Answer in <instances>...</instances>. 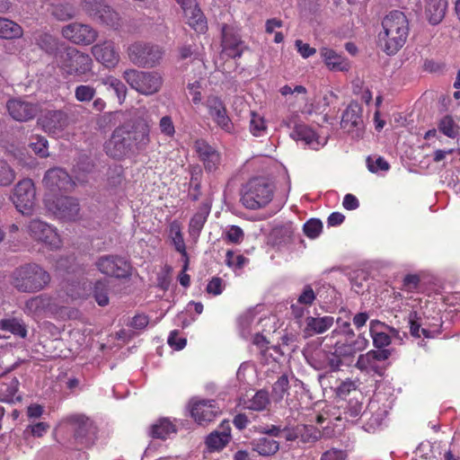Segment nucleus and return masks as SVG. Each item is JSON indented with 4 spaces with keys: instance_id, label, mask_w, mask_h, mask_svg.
<instances>
[{
    "instance_id": "1",
    "label": "nucleus",
    "mask_w": 460,
    "mask_h": 460,
    "mask_svg": "<svg viewBox=\"0 0 460 460\" xmlns=\"http://www.w3.org/2000/svg\"><path fill=\"white\" fill-rule=\"evenodd\" d=\"M383 31L379 33V41L388 55L395 54L405 44L409 24L405 14L394 11L387 14L382 22Z\"/></svg>"
},
{
    "instance_id": "2",
    "label": "nucleus",
    "mask_w": 460,
    "mask_h": 460,
    "mask_svg": "<svg viewBox=\"0 0 460 460\" xmlns=\"http://www.w3.org/2000/svg\"><path fill=\"white\" fill-rule=\"evenodd\" d=\"M55 64L65 76L83 77L91 74L92 58L75 48L66 47L55 55Z\"/></svg>"
},
{
    "instance_id": "3",
    "label": "nucleus",
    "mask_w": 460,
    "mask_h": 460,
    "mask_svg": "<svg viewBox=\"0 0 460 460\" xmlns=\"http://www.w3.org/2000/svg\"><path fill=\"white\" fill-rule=\"evenodd\" d=\"M50 281L49 274L40 265L29 263L17 268L12 275L13 286L21 292L32 293L43 289Z\"/></svg>"
},
{
    "instance_id": "4",
    "label": "nucleus",
    "mask_w": 460,
    "mask_h": 460,
    "mask_svg": "<svg viewBox=\"0 0 460 460\" xmlns=\"http://www.w3.org/2000/svg\"><path fill=\"white\" fill-rule=\"evenodd\" d=\"M275 188L265 177L251 179L243 187L242 204L249 209H260L268 206L274 197Z\"/></svg>"
},
{
    "instance_id": "5",
    "label": "nucleus",
    "mask_w": 460,
    "mask_h": 460,
    "mask_svg": "<svg viewBox=\"0 0 460 460\" xmlns=\"http://www.w3.org/2000/svg\"><path fill=\"white\" fill-rule=\"evenodd\" d=\"M123 78L132 89L144 95H152L159 92L164 82L162 75L157 72L136 69L124 71Z\"/></svg>"
},
{
    "instance_id": "6",
    "label": "nucleus",
    "mask_w": 460,
    "mask_h": 460,
    "mask_svg": "<svg viewBox=\"0 0 460 460\" xmlns=\"http://www.w3.org/2000/svg\"><path fill=\"white\" fill-rule=\"evenodd\" d=\"M128 59L140 67H154L163 58L164 51L159 46L145 42H134L128 48Z\"/></svg>"
},
{
    "instance_id": "7",
    "label": "nucleus",
    "mask_w": 460,
    "mask_h": 460,
    "mask_svg": "<svg viewBox=\"0 0 460 460\" xmlns=\"http://www.w3.org/2000/svg\"><path fill=\"white\" fill-rule=\"evenodd\" d=\"M62 307L56 297L40 295L29 299L25 303L24 313L34 319H40L58 313Z\"/></svg>"
},
{
    "instance_id": "8",
    "label": "nucleus",
    "mask_w": 460,
    "mask_h": 460,
    "mask_svg": "<svg viewBox=\"0 0 460 460\" xmlns=\"http://www.w3.org/2000/svg\"><path fill=\"white\" fill-rule=\"evenodd\" d=\"M35 187L32 181L23 179L14 187L12 199L22 214L29 215L35 205Z\"/></svg>"
},
{
    "instance_id": "9",
    "label": "nucleus",
    "mask_w": 460,
    "mask_h": 460,
    "mask_svg": "<svg viewBox=\"0 0 460 460\" xmlns=\"http://www.w3.org/2000/svg\"><path fill=\"white\" fill-rule=\"evenodd\" d=\"M27 231L31 238L43 243L51 250L61 246V239L56 229L40 219L31 220L27 226Z\"/></svg>"
},
{
    "instance_id": "10",
    "label": "nucleus",
    "mask_w": 460,
    "mask_h": 460,
    "mask_svg": "<svg viewBox=\"0 0 460 460\" xmlns=\"http://www.w3.org/2000/svg\"><path fill=\"white\" fill-rule=\"evenodd\" d=\"M130 141L129 127L120 126L113 131L104 148L108 155L120 158L131 150Z\"/></svg>"
},
{
    "instance_id": "11",
    "label": "nucleus",
    "mask_w": 460,
    "mask_h": 460,
    "mask_svg": "<svg viewBox=\"0 0 460 460\" xmlns=\"http://www.w3.org/2000/svg\"><path fill=\"white\" fill-rule=\"evenodd\" d=\"M95 266L101 273L106 276L120 279L130 275L129 263L119 256H102L95 261Z\"/></svg>"
},
{
    "instance_id": "12",
    "label": "nucleus",
    "mask_w": 460,
    "mask_h": 460,
    "mask_svg": "<svg viewBox=\"0 0 460 460\" xmlns=\"http://www.w3.org/2000/svg\"><path fill=\"white\" fill-rule=\"evenodd\" d=\"M189 410L193 420L200 425L207 424L220 413L219 407L213 400L192 398Z\"/></svg>"
},
{
    "instance_id": "13",
    "label": "nucleus",
    "mask_w": 460,
    "mask_h": 460,
    "mask_svg": "<svg viewBox=\"0 0 460 460\" xmlns=\"http://www.w3.org/2000/svg\"><path fill=\"white\" fill-rule=\"evenodd\" d=\"M82 8L90 16L108 26L116 27L119 23V13L99 0H83Z\"/></svg>"
},
{
    "instance_id": "14",
    "label": "nucleus",
    "mask_w": 460,
    "mask_h": 460,
    "mask_svg": "<svg viewBox=\"0 0 460 460\" xmlns=\"http://www.w3.org/2000/svg\"><path fill=\"white\" fill-rule=\"evenodd\" d=\"M62 35L75 44L88 46L96 40L98 32L88 24L72 22L63 27Z\"/></svg>"
},
{
    "instance_id": "15",
    "label": "nucleus",
    "mask_w": 460,
    "mask_h": 460,
    "mask_svg": "<svg viewBox=\"0 0 460 460\" xmlns=\"http://www.w3.org/2000/svg\"><path fill=\"white\" fill-rule=\"evenodd\" d=\"M92 54L96 61L108 68H114L119 62V51L111 40L95 44L92 48Z\"/></svg>"
},
{
    "instance_id": "16",
    "label": "nucleus",
    "mask_w": 460,
    "mask_h": 460,
    "mask_svg": "<svg viewBox=\"0 0 460 460\" xmlns=\"http://www.w3.org/2000/svg\"><path fill=\"white\" fill-rule=\"evenodd\" d=\"M187 23L197 32L203 33L207 31V21L195 0H184L179 3Z\"/></svg>"
},
{
    "instance_id": "17",
    "label": "nucleus",
    "mask_w": 460,
    "mask_h": 460,
    "mask_svg": "<svg viewBox=\"0 0 460 460\" xmlns=\"http://www.w3.org/2000/svg\"><path fill=\"white\" fill-rule=\"evenodd\" d=\"M39 123L45 132L58 137L68 125V118L61 111H51L39 119Z\"/></svg>"
},
{
    "instance_id": "18",
    "label": "nucleus",
    "mask_w": 460,
    "mask_h": 460,
    "mask_svg": "<svg viewBox=\"0 0 460 460\" xmlns=\"http://www.w3.org/2000/svg\"><path fill=\"white\" fill-rule=\"evenodd\" d=\"M194 150L207 172H215L221 163L219 153L206 141L198 139L194 142Z\"/></svg>"
},
{
    "instance_id": "19",
    "label": "nucleus",
    "mask_w": 460,
    "mask_h": 460,
    "mask_svg": "<svg viewBox=\"0 0 460 460\" xmlns=\"http://www.w3.org/2000/svg\"><path fill=\"white\" fill-rule=\"evenodd\" d=\"M261 320L252 312H248L240 318V327L244 338H252V342L259 348L263 349L267 343L266 339L256 328Z\"/></svg>"
},
{
    "instance_id": "20",
    "label": "nucleus",
    "mask_w": 460,
    "mask_h": 460,
    "mask_svg": "<svg viewBox=\"0 0 460 460\" xmlns=\"http://www.w3.org/2000/svg\"><path fill=\"white\" fill-rule=\"evenodd\" d=\"M310 365L318 371L325 373L336 372L343 366L341 358L332 351L319 350L314 353L309 361Z\"/></svg>"
},
{
    "instance_id": "21",
    "label": "nucleus",
    "mask_w": 460,
    "mask_h": 460,
    "mask_svg": "<svg viewBox=\"0 0 460 460\" xmlns=\"http://www.w3.org/2000/svg\"><path fill=\"white\" fill-rule=\"evenodd\" d=\"M206 106L212 119L223 130L230 132L233 128L231 119L226 114V109L222 101L217 96H209L206 101Z\"/></svg>"
},
{
    "instance_id": "22",
    "label": "nucleus",
    "mask_w": 460,
    "mask_h": 460,
    "mask_svg": "<svg viewBox=\"0 0 460 460\" xmlns=\"http://www.w3.org/2000/svg\"><path fill=\"white\" fill-rule=\"evenodd\" d=\"M6 108L9 115L17 121H27L35 117L38 107L22 99H12L7 102Z\"/></svg>"
},
{
    "instance_id": "23",
    "label": "nucleus",
    "mask_w": 460,
    "mask_h": 460,
    "mask_svg": "<svg viewBox=\"0 0 460 460\" xmlns=\"http://www.w3.org/2000/svg\"><path fill=\"white\" fill-rule=\"evenodd\" d=\"M290 137L296 141H301L305 146L314 150H318L324 146L327 143V138L318 136L312 128L304 124L296 126L294 130L290 133Z\"/></svg>"
},
{
    "instance_id": "24",
    "label": "nucleus",
    "mask_w": 460,
    "mask_h": 460,
    "mask_svg": "<svg viewBox=\"0 0 460 460\" xmlns=\"http://www.w3.org/2000/svg\"><path fill=\"white\" fill-rule=\"evenodd\" d=\"M43 183L51 191L68 190L74 185L71 177L61 168L49 170L44 176Z\"/></svg>"
},
{
    "instance_id": "25",
    "label": "nucleus",
    "mask_w": 460,
    "mask_h": 460,
    "mask_svg": "<svg viewBox=\"0 0 460 460\" xmlns=\"http://www.w3.org/2000/svg\"><path fill=\"white\" fill-rule=\"evenodd\" d=\"M385 329H388L395 339H398L401 341L403 340V337L401 336L400 332L395 328L389 327L380 321L373 320L370 322L369 331L373 339V343L376 348H384L391 343V337L386 332H385Z\"/></svg>"
},
{
    "instance_id": "26",
    "label": "nucleus",
    "mask_w": 460,
    "mask_h": 460,
    "mask_svg": "<svg viewBox=\"0 0 460 460\" xmlns=\"http://www.w3.org/2000/svg\"><path fill=\"white\" fill-rule=\"evenodd\" d=\"M222 34L223 52L230 58H235L241 57L244 45L240 36L228 27L223 28Z\"/></svg>"
},
{
    "instance_id": "27",
    "label": "nucleus",
    "mask_w": 460,
    "mask_h": 460,
    "mask_svg": "<svg viewBox=\"0 0 460 460\" xmlns=\"http://www.w3.org/2000/svg\"><path fill=\"white\" fill-rule=\"evenodd\" d=\"M362 123V107L358 102H350L342 114L341 128L350 131L354 128H359Z\"/></svg>"
},
{
    "instance_id": "28",
    "label": "nucleus",
    "mask_w": 460,
    "mask_h": 460,
    "mask_svg": "<svg viewBox=\"0 0 460 460\" xmlns=\"http://www.w3.org/2000/svg\"><path fill=\"white\" fill-rule=\"evenodd\" d=\"M53 212L66 220H74L79 212V205L76 199L70 197H60L57 199Z\"/></svg>"
},
{
    "instance_id": "29",
    "label": "nucleus",
    "mask_w": 460,
    "mask_h": 460,
    "mask_svg": "<svg viewBox=\"0 0 460 460\" xmlns=\"http://www.w3.org/2000/svg\"><path fill=\"white\" fill-rule=\"evenodd\" d=\"M230 424L228 421H223L220 430L210 433L206 439V444L211 451H217L224 448L229 442L231 434Z\"/></svg>"
},
{
    "instance_id": "30",
    "label": "nucleus",
    "mask_w": 460,
    "mask_h": 460,
    "mask_svg": "<svg viewBox=\"0 0 460 460\" xmlns=\"http://www.w3.org/2000/svg\"><path fill=\"white\" fill-rule=\"evenodd\" d=\"M320 55L330 70L348 71L349 69V61L332 49L327 47L321 48Z\"/></svg>"
},
{
    "instance_id": "31",
    "label": "nucleus",
    "mask_w": 460,
    "mask_h": 460,
    "mask_svg": "<svg viewBox=\"0 0 460 460\" xmlns=\"http://www.w3.org/2000/svg\"><path fill=\"white\" fill-rule=\"evenodd\" d=\"M123 126L129 127L131 149L133 147H136L137 149L142 148L148 144L149 126L146 122H139L134 125L127 123L124 124Z\"/></svg>"
},
{
    "instance_id": "32",
    "label": "nucleus",
    "mask_w": 460,
    "mask_h": 460,
    "mask_svg": "<svg viewBox=\"0 0 460 460\" xmlns=\"http://www.w3.org/2000/svg\"><path fill=\"white\" fill-rule=\"evenodd\" d=\"M334 320L332 316H310L305 319V327L304 332L307 336L321 334L329 330L332 326Z\"/></svg>"
},
{
    "instance_id": "33",
    "label": "nucleus",
    "mask_w": 460,
    "mask_h": 460,
    "mask_svg": "<svg viewBox=\"0 0 460 460\" xmlns=\"http://www.w3.org/2000/svg\"><path fill=\"white\" fill-rule=\"evenodd\" d=\"M48 10L51 14L60 21L69 20L75 16L76 9L68 2L63 0H53Z\"/></svg>"
},
{
    "instance_id": "34",
    "label": "nucleus",
    "mask_w": 460,
    "mask_h": 460,
    "mask_svg": "<svg viewBox=\"0 0 460 460\" xmlns=\"http://www.w3.org/2000/svg\"><path fill=\"white\" fill-rule=\"evenodd\" d=\"M65 303L74 302L86 298L90 295V288L86 283L73 282L65 285Z\"/></svg>"
},
{
    "instance_id": "35",
    "label": "nucleus",
    "mask_w": 460,
    "mask_h": 460,
    "mask_svg": "<svg viewBox=\"0 0 460 460\" xmlns=\"http://www.w3.org/2000/svg\"><path fill=\"white\" fill-rule=\"evenodd\" d=\"M315 294L313 288L306 286L298 296L296 303L291 305L292 312L296 318L304 315L305 308L310 306L315 300Z\"/></svg>"
},
{
    "instance_id": "36",
    "label": "nucleus",
    "mask_w": 460,
    "mask_h": 460,
    "mask_svg": "<svg viewBox=\"0 0 460 460\" xmlns=\"http://www.w3.org/2000/svg\"><path fill=\"white\" fill-rule=\"evenodd\" d=\"M446 7L445 0H426V15L429 22L439 23L444 18Z\"/></svg>"
},
{
    "instance_id": "37",
    "label": "nucleus",
    "mask_w": 460,
    "mask_h": 460,
    "mask_svg": "<svg viewBox=\"0 0 460 460\" xmlns=\"http://www.w3.org/2000/svg\"><path fill=\"white\" fill-rule=\"evenodd\" d=\"M36 42L41 49L53 55L54 58L57 52L63 51L66 48L63 44H60L57 39L47 33L40 34L36 39Z\"/></svg>"
},
{
    "instance_id": "38",
    "label": "nucleus",
    "mask_w": 460,
    "mask_h": 460,
    "mask_svg": "<svg viewBox=\"0 0 460 460\" xmlns=\"http://www.w3.org/2000/svg\"><path fill=\"white\" fill-rule=\"evenodd\" d=\"M22 27L6 18L0 17V38L2 39H18L22 36Z\"/></svg>"
},
{
    "instance_id": "39",
    "label": "nucleus",
    "mask_w": 460,
    "mask_h": 460,
    "mask_svg": "<svg viewBox=\"0 0 460 460\" xmlns=\"http://www.w3.org/2000/svg\"><path fill=\"white\" fill-rule=\"evenodd\" d=\"M175 432L174 425L168 419L158 420L151 428L152 437L160 439H166Z\"/></svg>"
},
{
    "instance_id": "40",
    "label": "nucleus",
    "mask_w": 460,
    "mask_h": 460,
    "mask_svg": "<svg viewBox=\"0 0 460 460\" xmlns=\"http://www.w3.org/2000/svg\"><path fill=\"white\" fill-rule=\"evenodd\" d=\"M253 450L261 456L274 455L279 448V443L270 438H261L252 443Z\"/></svg>"
},
{
    "instance_id": "41",
    "label": "nucleus",
    "mask_w": 460,
    "mask_h": 460,
    "mask_svg": "<svg viewBox=\"0 0 460 460\" xmlns=\"http://www.w3.org/2000/svg\"><path fill=\"white\" fill-rule=\"evenodd\" d=\"M170 234L172 243L177 252H179L185 258V265L183 270H186L188 263V255L183 236L179 224L173 222L170 226Z\"/></svg>"
},
{
    "instance_id": "42",
    "label": "nucleus",
    "mask_w": 460,
    "mask_h": 460,
    "mask_svg": "<svg viewBox=\"0 0 460 460\" xmlns=\"http://www.w3.org/2000/svg\"><path fill=\"white\" fill-rule=\"evenodd\" d=\"M438 128L443 135L449 138L454 139L459 136L460 127L449 115H446L439 119Z\"/></svg>"
},
{
    "instance_id": "43",
    "label": "nucleus",
    "mask_w": 460,
    "mask_h": 460,
    "mask_svg": "<svg viewBox=\"0 0 460 460\" xmlns=\"http://www.w3.org/2000/svg\"><path fill=\"white\" fill-rule=\"evenodd\" d=\"M351 339L352 338L340 339L335 342L334 345L333 352L337 355V358L342 359L343 365L355 354L350 343Z\"/></svg>"
},
{
    "instance_id": "44",
    "label": "nucleus",
    "mask_w": 460,
    "mask_h": 460,
    "mask_svg": "<svg viewBox=\"0 0 460 460\" xmlns=\"http://www.w3.org/2000/svg\"><path fill=\"white\" fill-rule=\"evenodd\" d=\"M101 81L108 89H112L114 91L120 103L125 100L127 87L119 79L112 75H109L102 78Z\"/></svg>"
},
{
    "instance_id": "45",
    "label": "nucleus",
    "mask_w": 460,
    "mask_h": 460,
    "mask_svg": "<svg viewBox=\"0 0 460 460\" xmlns=\"http://www.w3.org/2000/svg\"><path fill=\"white\" fill-rule=\"evenodd\" d=\"M249 129L251 134L254 137L265 136L268 130L265 119L254 111L251 112Z\"/></svg>"
},
{
    "instance_id": "46",
    "label": "nucleus",
    "mask_w": 460,
    "mask_h": 460,
    "mask_svg": "<svg viewBox=\"0 0 460 460\" xmlns=\"http://www.w3.org/2000/svg\"><path fill=\"white\" fill-rule=\"evenodd\" d=\"M270 403L269 394L266 391L261 390L253 394L252 399L244 402L245 407L253 411H262Z\"/></svg>"
},
{
    "instance_id": "47",
    "label": "nucleus",
    "mask_w": 460,
    "mask_h": 460,
    "mask_svg": "<svg viewBox=\"0 0 460 460\" xmlns=\"http://www.w3.org/2000/svg\"><path fill=\"white\" fill-rule=\"evenodd\" d=\"M0 330L9 332L21 338H25L27 331L23 324L17 319L0 320Z\"/></svg>"
},
{
    "instance_id": "48",
    "label": "nucleus",
    "mask_w": 460,
    "mask_h": 460,
    "mask_svg": "<svg viewBox=\"0 0 460 460\" xmlns=\"http://www.w3.org/2000/svg\"><path fill=\"white\" fill-rule=\"evenodd\" d=\"M288 378L286 375H282L278 378L272 386L271 397L275 402H281L288 394Z\"/></svg>"
},
{
    "instance_id": "49",
    "label": "nucleus",
    "mask_w": 460,
    "mask_h": 460,
    "mask_svg": "<svg viewBox=\"0 0 460 460\" xmlns=\"http://www.w3.org/2000/svg\"><path fill=\"white\" fill-rule=\"evenodd\" d=\"M29 146L40 157L49 156L48 140L44 137L39 135L32 136Z\"/></svg>"
},
{
    "instance_id": "50",
    "label": "nucleus",
    "mask_w": 460,
    "mask_h": 460,
    "mask_svg": "<svg viewBox=\"0 0 460 460\" xmlns=\"http://www.w3.org/2000/svg\"><path fill=\"white\" fill-rule=\"evenodd\" d=\"M14 179V170L5 160L0 159V186H9Z\"/></svg>"
},
{
    "instance_id": "51",
    "label": "nucleus",
    "mask_w": 460,
    "mask_h": 460,
    "mask_svg": "<svg viewBox=\"0 0 460 460\" xmlns=\"http://www.w3.org/2000/svg\"><path fill=\"white\" fill-rule=\"evenodd\" d=\"M96 94L94 87L88 84H81L75 89V97L78 102H88L93 100Z\"/></svg>"
},
{
    "instance_id": "52",
    "label": "nucleus",
    "mask_w": 460,
    "mask_h": 460,
    "mask_svg": "<svg viewBox=\"0 0 460 460\" xmlns=\"http://www.w3.org/2000/svg\"><path fill=\"white\" fill-rule=\"evenodd\" d=\"M247 259L243 256L242 254H236L232 251H227L226 255V265L234 270V271H237L239 270H242L244 265L247 263Z\"/></svg>"
},
{
    "instance_id": "53",
    "label": "nucleus",
    "mask_w": 460,
    "mask_h": 460,
    "mask_svg": "<svg viewBox=\"0 0 460 460\" xmlns=\"http://www.w3.org/2000/svg\"><path fill=\"white\" fill-rule=\"evenodd\" d=\"M207 220V216L204 213L195 214L190 222V235L193 238H198L203 226Z\"/></svg>"
},
{
    "instance_id": "54",
    "label": "nucleus",
    "mask_w": 460,
    "mask_h": 460,
    "mask_svg": "<svg viewBox=\"0 0 460 460\" xmlns=\"http://www.w3.org/2000/svg\"><path fill=\"white\" fill-rule=\"evenodd\" d=\"M160 133L169 138L175 135V126L172 118L169 115L163 116L159 120Z\"/></svg>"
},
{
    "instance_id": "55",
    "label": "nucleus",
    "mask_w": 460,
    "mask_h": 460,
    "mask_svg": "<svg viewBox=\"0 0 460 460\" xmlns=\"http://www.w3.org/2000/svg\"><path fill=\"white\" fill-rule=\"evenodd\" d=\"M322 230L323 223L319 219L312 218L304 225L305 234L311 239H314L319 236Z\"/></svg>"
},
{
    "instance_id": "56",
    "label": "nucleus",
    "mask_w": 460,
    "mask_h": 460,
    "mask_svg": "<svg viewBox=\"0 0 460 460\" xmlns=\"http://www.w3.org/2000/svg\"><path fill=\"white\" fill-rule=\"evenodd\" d=\"M224 234L229 243L239 244L244 238L243 229L237 226H229L226 228Z\"/></svg>"
},
{
    "instance_id": "57",
    "label": "nucleus",
    "mask_w": 460,
    "mask_h": 460,
    "mask_svg": "<svg viewBox=\"0 0 460 460\" xmlns=\"http://www.w3.org/2000/svg\"><path fill=\"white\" fill-rule=\"evenodd\" d=\"M376 350H370L358 357L356 367L360 370H369L374 367L376 362Z\"/></svg>"
},
{
    "instance_id": "58",
    "label": "nucleus",
    "mask_w": 460,
    "mask_h": 460,
    "mask_svg": "<svg viewBox=\"0 0 460 460\" xmlns=\"http://www.w3.org/2000/svg\"><path fill=\"white\" fill-rule=\"evenodd\" d=\"M409 323L411 334L414 337L420 338L423 335L426 338H429V332L424 328H420V325L417 322V313L412 312L409 315Z\"/></svg>"
},
{
    "instance_id": "59",
    "label": "nucleus",
    "mask_w": 460,
    "mask_h": 460,
    "mask_svg": "<svg viewBox=\"0 0 460 460\" xmlns=\"http://www.w3.org/2000/svg\"><path fill=\"white\" fill-rule=\"evenodd\" d=\"M93 296L97 304L105 306L109 304L107 288L102 282H97L94 287Z\"/></svg>"
},
{
    "instance_id": "60",
    "label": "nucleus",
    "mask_w": 460,
    "mask_h": 460,
    "mask_svg": "<svg viewBox=\"0 0 460 460\" xmlns=\"http://www.w3.org/2000/svg\"><path fill=\"white\" fill-rule=\"evenodd\" d=\"M367 168L372 172H378L379 171H387L389 164L383 157H368L367 160Z\"/></svg>"
},
{
    "instance_id": "61",
    "label": "nucleus",
    "mask_w": 460,
    "mask_h": 460,
    "mask_svg": "<svg viewBox=\"0 0 460 460\" xmlns=\"http://www.w3.org/2000/svg\"><path fill=\"white\" fill-rule=\"evenodd\" d=\"M19 386V381L16 378H13L9 384H4L0 388V391L3 393L4 399L6 401H11L15 396Z\"/></svg>"
},
{
    "instance_id": "62",
    "label": "nucleus",
    "mask_w": 460,
    "mask_h": 460,
    "mask_svg": "<svg viewBox=\"0 0 460 460\" xmlns=\"http://www.w3.org/2000/svg\"><path fill=\"white\" fill-rule=\"evenodd\" d=\"M338 327L332 332V336H336L341 334L343 336L342 339L345 338H353L354 332L350 328V323L348 321H341L340 319L337 321Z\"/></svg>"
},
{
    "instance_id": "63",
    "label": "nucleus",
    "mask_w": 460,
    "mask_h": 460,
    "mask_svg": "<svg viewBox=\"0 0 460 460\" xmlns=\"http://www.w3.org/2000/svg\"><path fill=\"white\" fill-rule=\"evenodd\" d=\"M357 385L355 382L347 379L343 381L337 388L336 394L341 398H345L351 391L356 390Z\"/></svg>"
},
{
    "instance_id": "64",
    "label": "nucleus",
    "mask_w": 460,
    "mask_h": 460,
    "mask_svg": "<svg viewBox=\"0 0 460 460\" xmlns=\"http://www.w3.org/2000/svg\"><path fill=\"white\" fill-rule=\"evenodd\" d=\"M346 456L342 450L332 448L324 452L320 460H346Z\"/></svg>"
}]
</instances>
